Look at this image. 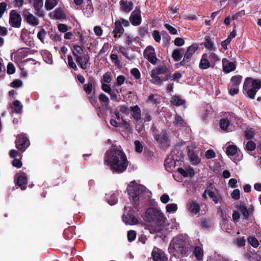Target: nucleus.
Masks as SVG:
<instances>
[{
    "label": "nucleus",
    "instance_id": "22",
    "mask_svg": "<svg viewBox=\"0 0 261 261\" xmlns=\"http://www.w3.org/2000/svg\"><path fill=\"white\" fill-rule=\"evenodd\" d=\"M164 165L167 171L172 172L175 167V161L168 157L165 160Z\"/></svg>",
    "mask_w": 261,
    "mask_h": 261
},
{
    "label": "nucleus",
    "instance_id": "36",
    "mask_svg": "<svg viewBox=\"0 0 261 261\" xmlns=\"http://www.w3.org/2000/svg\"><path fill=\"white\" fill-rule=\"evenodd\" d=\"M171 102L172 104L177 106L182 105L185 102L183 99H182L179 96L176 95L172 97Z\"/></svg>",
    "mask_w": 261,
    "mask_h": 261
},
{
    "label": "nucleus",
    "instance_id": "37",
    "mask_svg": "<svg viewBox=\"0 0 261 261\" xmlns=\"http://www.w3.org/2000/svg\"><path fill=\"white\" fill-rule=\"evenodd\" d=\"M42 56L45 62L48 64H51L53 63V61L52 59L51 55L48 51H44L42 53Z\"/></svg>",
    "mask_w": 261,
    "mask_h": 261
},
{
    "label": "nucleus",
    "instance_id": "34",
    "mask_svg": "<svg viewBox=\"0 0 261 261\" xmlns=\"http://www.w3.org/2000/svg\"><path fill=\"white\" fill-rule=\"evenodd\" d=\"M161 98L156 94H150L148 96V101L154 104H158L160 102Z\"/></svg>",
    "mask_w": 261,
    "mask_h": 261
},
{
    "label": "nucleus",
    "instance_id": "6",
    "mask_svg": "<svg viewBox=\"0 0 261 261\" xmlns=\"http://www.w3.org/2000/svg\"><path fill=\"white\" fill-rule=\"evenodd\" d=\"M17 148L24 152L30 146V141L25 134H21L17 136L15 141Z\"/></svg>",
    "mask_w": 261,
    "mask_h": 261
},
{
    "label": "nucleus",
    "instance_id": "47",
    "mask_svg": "<svg viewBox=\"0 0 261 261\" xmlns=\"http://www.w3.org/2000/svg\"><path fill=\"white\" fill-rule=\"evenodd\" d=\"M136 232L135 230H130L127 232V239L129 242L134 241L136 238Z\"/></svg>",
    "mask_w": 261,
    "mask_h": 261
},
{
    "label": "nucleus",
    "instance_id": "61",
    "mask_svg": "<svg viewBox=\"0 0 261 261\" xmlns=\"http://www.w3.org/2000/svg\"><path fill=\"white\" fill-rule=\"evenodd\" d=\"M215 195H216L214 192L211 190H205L202 196L204 198H206L208 196L213 199L215 196Z\"/></svg>",
    "mask_w": 261,
    "mask_h": 261
},
{
    "label": "nucleus",
    "instance_id": "24",
    "mask_svg": "<svg viewBox=\"0 0 261 261\" xmlns=\"http://www.w3.org/2000/svg\"><path fill=\"white\" fill-rule=\"evenodd\" d=\"M210 67V63L208 60V55L203 54L199 63V67L202 69H206Z\"/></svg>",
    "mask_w": 261,
    "mask_h": 261
},
{
    "label": "nucleus",
    "instance_id": "52",
    "mask_svg": "<svg viewBox=\"0 0 261 261\" xmlns=\"http://www.w3.org/2000/svg\"><path fill=\"white\" fill-rule=\"evenodd\" d=\"M170 14L173 15V18L177 20L179 18V13H178V9L176 7L171 8L170 9Z\"/></svg>",
    "mask_w": 261,
    "mask_h": 261
},
{
    "label": "nucleus",
    "instance_id": "57",
    "mask_svg": "<svg viewBox=\"0 0 261 261\" xmlns=\"http://www.w3.org/2000/svg\"><path fill=\"white\" fill-rule=\"evenodd\" d=\"M208 58H209L211 62H213L214 63L219 60V58L218 56L212 52L210 53L209 55H208Z\"/></svg>",
    "mask_w": 261,
    "mask_h": 261
},
{
    "label": "nucleus",
    "instance_id": "43",
    "mask_svg": "<svg viewBox=\"0 0 261 261\" xmlns=\"http://www.w3.org/2000/svg\"><path fill=\"white\" fill-rule=\"evenodd\" d=\"M73 54L76 58L77 56H80L82 54L83 52V49L82 47L79 45H74L73 49Z\"/></svg>",
    "mask_w": 261,
    "mask_h": 261
},
{
    "label": "nucleus",
    "instance_id": "64",
    "mask_svg": "<svg viewBox=\"0 0 261 261\" xmlns=\"http://www.w3.org/2000/svg\"><path fill=\"white\" fill-rule=\"evenodd\" d=\"M152 37L154 40L157 42H160L161 41V35L160 32L158 31H154L152 34Z\"/></svg>",
    "mask_w": 261,
    "mask_h": 261
},
{
    "label": "nucleus",
    "instance_id": "42",
    "mask_svg": "<svg viewBox=\"0 0 261 261\" xmlns=\"http://www.w3.org/2000/svg\"><path fill=\"white\" fill-rule=\"evenodd\" d=\"M174 123L178 126H184L186 124V123L182 118L178 115H176L175 117V119L174 120Z\"/></svg>",
    "mask_w": 261,
    "mask_h": 261
},
{
    "label": "nucleus",
    "instance_id": "23",
    "mask_svg": "<svg viewBox=\"0 0 261 261\" xmlns=\"http://www.w3.org/2000/svg\"><path fill=\"white\" fill-rule=\"evenodd\" d=\"M27 177L24 174H21L17 177V185L21 190H24L27 188Z\"/></svg>",
    "mask_w": 261,
    "mask_h": 261
},
{
    "label": "nucleus",
    "instance_id": "54",
    "mask_svg": "<svg viewBox=\"0 0 261 261\" xmlns=\"http://www.w3.org/2000/svg\"><path fill=\"white\" fill-rule=\"evenodd\" d=\"M165 28L172 35H176L177 34V30L175 28L169 24L166 23L164 24Z\"/></svg>",
    "mask_w": 261,
    "mask_h": 261
},
{
    "label": "nucleus",
    "instance_id": "44",
    "mask_svg": "<svg viewBox=\"0 0 261 261\" xmlns=\"http://www.w3.org/2000/svg\"><path fill=\"white\" fill-rule=\"evenodd\" d=\"M13 105L14 107V112L16 113H20L23 108V106L20 103V102L18 100H16L14 101Z\"/></svg>",
    "mask_w": 261,
    "mask_h": 261
},
{
    "label": "nucleus",
    "instance_id": "58",
    "mask_svg": "<svg viewBox=\"0 0 261 261\" xmlns=\"http://www.w3.org/2000/svg\"><path fill=\"white\" fill-rule=\"evenodd\" d=\"M67 60H68V66L74 69V70H76L77 69V67L75 64V63L74 62L73 60V59H72V57H71V56L70 55H69L68 56V58H67Z\"/></svg>",
    "mask_w": 261,
    "mask_h": 261
},
{
    "label": "nucleus",
    "instance_id": "30",
    "mask_svg": "<svg viewBox=\"0 0 261 261\" xmlns=\"http://www.w3.org/2000/svg\"><path fill=\"white\" fill-rule=\"evenodd\" d=\"M158 142L165 145H168V138L166 133L162 132L156 138Z\"/></svg>",
    "mask_w": 261,
    "mask_h": 261
},
{
    "label": "nucleus",
    "instance_id": "38",
    "mask_svg": "<svg viewBox=\"0 0 261 261\" xmlns=\"http://www.w3.org/2000/svg\"><path fill=\"white\" fill-rule=\"evenodd\" d=\"M189 157L193 164H197L200 161L198 155L193 152L189 151Z\"/></svg>",
    "mask_w": 261,
    "mask_h": 261
},
{
    "label": "nucleus",
    "instance_id": "8",
    "mask_svg": "<svg viewBox=\"0 0 261 261\" xmlns=\"http://www.w3.org/2000/svg\"><path fill=\"white\" fill-rule=\"evenodd\" d=\"M232 116H227L220 120L219 126L220 128L224 131L231 132L234 126L233 123H231Z\"/></svg>",
    "mask_w": 261,
    "mask_h": 261
},
{
    "label": "nucleus",
    "instance_id": "7",
    "mask_svg": "<svg viewBox=\"0 0 261 261\" xmlns=\"http://www.w3.org/2000/svg\"><path fill=\"white\" fill-rule=\"evenodd\" d=\"M24 20L30 25L35 27L39 24V20L30 11V9H24L22 12Z\"/></svg>",
    "mask_w": 261,
    "mask_h": 261
},
{
    "label": "nucleus",
    "instance_id": "53",
    "mask_svg": "<svg viewBox=\"0 0 261 261\" xmlns=\"http://www.w3.org/2000/svg\"><path fill=\"white\" fill-rule=\"evenodd\" d=\"M167 212H175L177 210V206L176 204L171 203L168 204L166 206Z\"/></svg>",
    "mask_w": 261,
    "mask_h": 261
},
{
    "label": "nucleus",
    "instance_id": "50",
    "mask_svg": "<svg viewBox=\"0 0 261 261\" xmlns=\"http://www.w3.org/2000/svg\"><path fill=\"white\" fill-rule=\"evenodd\" d=\"M118 94L119 92L117 90L116 91H112L111 93H109V94L110 95L111 100L115 101H118L119 96V95Z\"/></svg>",
    "mask_w": 261,
    "mask_h": 261
},
{
    "label": "nucleus",
    "instance_id": "18",
    "mask_svg": "<svg viewBox=\"0 0 261 261\" xmlns=\"http://www.w3.org/2000/svg\"><path fill=\"white\" fill-rule=\"evenodd\" d=\"M198 223L200 224L201 227L204 229L210 228L213 225L212 219L206 217L200 218L198 220Z\"/></svg>",
    "mask_w": 261,
    "mask_h": 261
},
{
    "label": "nucleus",
    "instance_id": "15",
    "mask_svg": "<svg viewBox=\"0 0 261 261\" xmlns=\"http://www.w3.org/2000/svg\"><path fill=\"white\" fill-rule=\"evenodd\" d=\"M33 3L36 14L39 17H43L44 16V12L42 9L43 0H33Z\"/></svg>",
    "mask_w": 261,
    "mask_h": 261
},
{
    "label": "nucleus",
    "instance_id": "49",
    "mask_svg": "<svg viewBox=\"0 0 261 261\" xmlns=\"http://www.w3.org/2000/svg\"><path fill=\"white\" fill-rule=\"evenodd\" d=\"M92 88L93 84L92 82H89L88 83L85 84L83 87L84 90L87 94H90L91 93Z\"/></svg>",
    "mask_w": 261,
    "mask_h": 261
},
{
    "label": "nucleus",
    "instance_id": "28",
    "mask_svg": "<svg viewBox=\"0 0 261 261\" xmlns=\"http://www.w3.org/2000/svg\"><path fill=\"white\" fill-rule=\"evenodd\" d=\"M177 171L184 177L192 176L194 175V170L189 167L186 168V169L178 168Z\"/></svg>",
    "mask_w": 261,
    "mask_h": 261
},
{
    "label": "nucleus",
    "instance_id": "1",
    "mask_svg": "<svg viewBox=\"0 0 261 261\" xmlns=\"http://www.w3.org/2000/svg\"><path fill=\"white\" fill-rule=\"evenodd\" d=\"M105 163L113 172L121 173L126 170L128 161L125 153L120 148L116 147L108 150Z\"/></svg>",
    "mask_w": 261,
    "mask_h": 261
},
{
    "label": "nucleus",
    "instance_id": "56",
    "mask_svg": "<svg viewBox=\"0 0 261 261\" xmlns=\"http://www.w3.org/2000/svg\"><path fill=\"white\" fill-rule=\"evenodd\" d=\"M135 151L138 153L141 152L143 149V146L139 141H136L134 143Z\"/></svg>",
    "mask_w": 261,
    "mask_h": 261
},
{
    "label": "nucleus",
    "instance_id": "13",
    "mask_svg": "<svg viewBox=\"0 0 261 261\" xmlns=\"http://www.w3.org/2000/svg\"><path fill=\"white\" fill-rule=\"evenodd\" d=\"M198 46L197 44H193L189 46L187 48V51L184 56V59L180 62V64L182 65H184L186 63L188 62L190 60L193 54L198 49Z\"/></svg>",
    "mask_w": 261,
    "mask_h": 261
},
{
    "label": "nucleus",
    "instance_id": "19",
    "mask_svg": "<svg viewBox=\"0 0 261 261\" xmlns=\"http://www.w3.org/2000/svg\"><path fill=\"white\" fill-rule=\"evenodd\" d=\"M89 60V57L84 55L77 56L76 62L78 63L81 68L85 69L88 67V64Z\"/></svg>",
    "mask_w": 261,
    "mask_h": 261
},
{
    "label": "nucleus",
    "instance_id": "17",
    "mask_svg": "<svg viewBox=\"0 0 261 261\" xmlns=\"http://www.w3.org/2000/svg\"><path fill=\"white\" fill-rule=\"evenodd\" d=\"M223 70L225 73L230 72L236 69V66L234 62H230L227 59L222 60Z\"/></svg>",
    "mask_w": 261,
    "mask_h": 261
},
{
    "label": "nucleus",
    "instance_id": "39",
    "mask_svg": "<svg viewBox=\"0 0 261 261\" xmlns=\"http://www.w3.org/2000/svg\"><path fill=\"white\" fill-rule=\"evenodd\" d=\"M237 152V147L233 145H228L226 148L227 155L233 156Z\"/></svg>",
    "mask_w": 261,
    "mask_h": 261
},
{
    "label": "nucleus",
    "instance_id": "11",
    "mask_svg": "<svg viewBox=\"0 0 261 261\" xmlns=\"http://www.w3.org/2000/svg\"><path fill=\"white\" fill-rule=\"evenodd\" d=\"M151 255L154 261L167 260V257L166 256L164 252L157 247H154L152 251Z\"/></svg>",
    "mask_w": 261,
    "mask_h": 261
},
{
    "label": "nucleus",
    "instance_id": "60",
    "mask_svg": "<svg viewBox=\"0 0 261 261\" xmlns=\"http://www.w3.org/2000/svg\"><path fill=\"white\" fill-rule=\"evenodd\" d=\"M231 197L234 200H238L240 198V191L239 189L234 190L231 193Z\"/></svg>",
    "mask_w": 261,
    "mask_h": 261
},
{
    "label": "nucleus",
    "instance_id": "25",
    "mask_svg": "<svg viewBox=\"0 0 261 261\" xmlns=\"http://www.w3.org/2000/svg\"><path fill=\"white\" fill-rule=\"evenodd\" d=\"M188 210L191 212H199L200 210V205L193 200H190L187 204Z\"/></svg>",
    "mask_w": 261,
    "mask_h": 261
},
{
    "label": "nucleus",
    "instance_id": "31",
    "mask_svg": "<svg viewBox=\"0 0 261 261\" xmlns=\"http://www.w3.org/2000/svg\"><path fill=\"white\" fill-rule=\"evenodd\" d=\"M156 72V71H151V79L150 81L153 84L161 85L163 83V81L158 76V73Z\"/></svg>",
    "mask_w": 261,
    "mask_h": 261
},
{
    "label": "nucleus",
    "instance_id": "14",
    "mask_svg": "<svg viewBox=\"0 0 261 261\" xmlns=\"http://www.w3.org/2000/svg\"><path fill=\"white\" fill-rule=\"evenodd\" d=\"M122 220L126 225H135L138 223V219L133 213H123Z\"/></svg>",
    "mask_w": 261,
    "mask_h": 261
},
{
    "label": "nucleus",
    "instance_id": "48",
    "mask_svg": "<svg viewBox=\"0 0 261 261\" xmlns=\"http://www.w3.org/2000/svg\"><path fill=\"white\" fill-rule=\"evenodd\" d=\"M46 35V32L44 29H42L38 33L37 37L42 43H44V39Z\"/></svg>",
    "mask_w": 261,
    "mask_h": 261
},
{
    "label": "nucleus",
    "instance_id": "33",
    "mask_svg": "<svg viewBox=\"0 0 261 261\" xmlns=\"http://www.w3.org/2000/svg\"><path fill=\"white\" fill-rule=\"evenodd\" d=\"M58 4L57 0H46L45 7L47 10H50Z\"/></svg>",
    "mask_w": 261,
    "mask_h": 261
},
{
    "label": "nucleus",
    "instance_id": "45",
    "mask_svg": "<svg viewBox=\"0 0 261 261\" xmlns=\"http://www.w3.org/2000/svg\"><path fill=\"white\" fill-rule=\"evenodd\" d=\"M255 135L254 130L252 128H248L245 131V139H252Z\"/></svg>",
    "mask_w": 261,
    "mask_h": 261
},
{
    "label": "nucleus",
    "instance_id": "20",
    "mask_svg": "<svg viewBox=\"0 0 261 261\" xmlns=\"http://www.w3.org/2000/svg\"><path fill=\"white\" fill-rule=\"evenodd\" d=\"M124 32V29L123 28L120 21L117 20L115 22V29L113 30V34L114 37L117 38L120 37V35Z\"/></svg>",
    "mask_w": 261,
    "mask_h": 261
},
{
    "label": "nucleus",
    "instance_id": "46",
    "mask_svg": "<svg viewBox=\"0 0 261 261\" xmlns=\"http://www.w3.org/2000/svg\"><path fill=\"white\" fill-rule=\"evenodd\" d=\"M172 57L175 61H179L182 57L181 49H175L172 53Z\"/></svg>",
    "mask_w": 261,
    "mask_h": 261
},
{
    "label": "nucleus",
    "instance_id": "40",
    "mask_svg": "<svg viewBox=\"0 0 261 261\" xmlns=\"http://www.w3.org/2000/svg\"><path fill=\"white\" fill-rule=\"evenodd\" d=\"M247 241L253 247L257 248L259 245V242L257 239L254 237L250 236L247 238Z\"/></svg>",
    "mask_w": 261,
    "mask_h": 261
},
{
    "label": "nucleus",
    "instance_id": "59",
    "mask_svg": "<svg viewBox=\"0 0 261 261\" xmlns=\"http://www.w3.org/2000/svg\"><path fill=\"white\" fill-rule=\"evenodd\" d=\"M236 244L240 247H244L246 244V241L244 237L237 238L236 239Z\"/></svg>",
    "mask_w": 261,
    "mask_h": 261
},
{
    "label": "nucleus",
    "instance_id": "16",
    "mask_svg": "<svg viewBox=\"0 0 261 261\" xmlns=\"http://www.w3.org/2000/svg\"><path fill=\"white\" fill-rule=\"evenodd\" d=\"M119 194L118 191L111 192L106 195V200L110 205H114L118 202Z\"/></svg>",
    "mask_w": 261,
    "mask_h": 261
},
{
    "label": "nucleus",
    "instance_id": "26",
    "mask_svg": "<svg viewBox=\"0 0 261 261\" xmlns=\"http://www.w3.org/2000/svg\"><path fill=\"white\" fill-rule=\"evenodd\" d=\"M242 81V77L240 75H235L231 77L230 82L229 84V87H239Z\"/></svg>",
    "mask_w": 261,
    "mask_h": 261
},
{
    "label": "nucleus",
    "instance_id": "5",
    "mask_svg": "<svg viewBox=\"0 0 261 261\" xmlns=\"http://www.w3.org/2000/svg\"><path fill=\"white\" fill-rule=\"evenodd\" d=\"M261 88V81L247 77L245 79L243 90L245 94L250 98H255L257 91Z\"/></svg>",
    "mask_w": 261,
    "mask_h": 261
},
{
    "label": "nucleus",
    "instance_id": "35",
    "mask_svg": "<svg viewBox=\"0 0 261 261\" xmlns=\"http://www.w3.org/2000/svg\"><path fill=\"white\" fill-rule=\"evenodd\" d=\"M239 210L241 212H253V207L251 205L245 206L244 204L241 203L238 205Z\"/></svg>",
    "mask_w": 261,
    "mask_h": 261
},
{
    "label": "nucleus",
    "instance_id": "63",
    "mask_svg": "<svg viewBox=\"0 0 261 261\" xmlns=\"http://www.w3.org/2000/svg\"><path fill=\"white\" fill-rule=\"evenodd\" d=\"M99 100L103 103L106 104L108 103L109 102V97L103 93H101L99 96Z\"/></svg>",
    "mask_w": 261,
    "mask_h": 261
},
{
    "label": "nucleus",
    "instance_id": "51",
    "mask_svg": "<svg viewBox=\"0 0 261 261\" xmlns=\"http://www.w3.org/2000/svg\"><path fill=\"white\" fill-rule=\"evenodd\" d=\"M54 17L56 19L62 18L64 17L63 11L60 8L56 9L54 11Z\"/></svg>",
    "mask_w": 261,
    "mask_h": 261
},
{
    "label": "nucleus",
    "instance_id": "32",
    "mask_svg": "<svg viewBox=\"0 0 261 261\" xmlns=\"http://www.w3.org/2000/svg\"><path fill=\"white\" fill-rule=\"evenodd\" d=\"M193 254L196 259L198 260H200L203 258V251L202 249L199 246H196L194 248Z\"/></svg>",
    "mask_w": 261,
    "mask_h": 261
},
{
    "label": "nucleus",
    "instance_id": "55",
    "mask_svg": "<svg viewBox=\"0 0 261 261\" xmlns=\"http://www.w3.org/2000/svg\"><path fill=\"white\" fill-rule=\"evenodd\" d=\"M256 148L255 144L252 141H249L246 144V148L247 150L253 151Z\"/></svg>",
    "mask_w": 261,
    "mask_h": 261
},
{
    "label": "nucleus",
    "instance_id": "4",
    "mask_svg": "<svg viewBox=\"0 0 261 261\" xmlns=\"http://www.w3.org/2000/svg\"><path fill=\"white\" fill-rule=\"evenodd\" d=\"M170 248L173 249L175 255L177 254L178 257H187L192 251V247L187 238L182 234L172 240Z\"/></svg>",
    "mask_w": 261,
    "mask_h": 261
},
{
    "label": "nucleus",
    "instance_id": "21",
    "mask_svg": "<svg viewBox=\"0 0 261 261\" xmlns=\"http://www.w3.org/2000/svg\"><path fill=\"white\" fill-rule=\"evenodd\" d=\"M221 216L222 218V221L220 223L221 228L225 231L230 230L231 225L229 223V221L227 220V213H221Z\"/></svg>",
    "mask_w": 261,
    "mask_h": 261
},
{
    "label": "nucleus",
    "instance_id": "41",
    "mask_svg": "<svg viewBox=\"0 0 261 261\" xmlns=\"http://www.w3.org/2000/svg\"><path fill=\"white\" fill-rule=\"evenodd\" d=\"M204 45L205 48L211 51H214L215 50V47L214 46V44L209 37L206 38L205 41L204 43Z\"/></svg>",
    "mask_w": 261,
    "mask_h": 261
},
{
    "label": "nucleus",
    "instance_id": "29",
    "mask_svg": "<svg viewBox=\"0 0 261 261\" xmlns=\"http://www.w3.org/2000/svg\"><path fill=\"white\" fill-rule=\"evenodd\" d=\"M131 115L136 120L141 118V110L138 106H135L130 108Z\"/></svg>",
    "mask_w": 261,
    "mask_h": 261
},
{
    "label": "nucleus",
    "instance_id": "10",
    "mask_svg": "<svg viewBox=\"0 0 261 261\" xmlns=\"http://www.w3.org/2000/svg\"><path fill=\"white\" fill-rule=\"evenodd\" d=\"M129 21L133 25L137 26L140 24L141 16L140 7H136L133 11L129 17Z\"/></svg>",
    "mask_w": 261,
    "mask_h": 261
},
{
    "label": "nucleus",
    "instance_id": "12",
    "mask_svg": "<svg viewBox=\"0 0 261 261\" xmlns=\"http://www.w3.org/2000/svg\"><path fill=\"white\" fill-rule=\"evenodd\" d=\"M144 56L152 64H155L157 61L154 49L151 46H148L144 51Z\"/></svg>",
    "mask_w": 261,
    "mask_h": 261
},
{
    "label": "nucleus",
    "instance_id": "2",
    "mask_svg": "<svg viewBox=\"0 0 261 261\" xmlns=\"http://www.w3.org/2000/svg\"><path fill=\"white\" fill-rule=\"evenodd\" d=\"M127 189L129 200L133 207L125 206V211L128 212H135L143 199L146 188L143 186L138 184L135 181H132L128 184Z\"/></svg>",
    "mask_w": 261,
    "mask_h": 261
},
{
    "label": "nucleus",
    "instance_id": "62",
    "mask_svg": "<svg viewBox=\"0 0 261 261\" xmlns=\"http://www.w3.org/2000/svg\"><path fill=\"white\" fill-rule=\"evenodd\" d=\"M102 80L106 83H109L112 81V76L111 73L109 72H106L103 75Z\"/></svg>",
    "mask_w": 261,
    "mask_h": 261
},
{
    "label": "nucleus",
    "instance_id": "9",
    "mask_svg": "<svg viewBox=\"0 0 261 261\" xmlns=\"http://www.w3.org/2000/svg\"><path fill=\"white\" fill-rule=\"evenodd\" d=\"M21 18L15 11L12 10L10 13L9 23L12 27L19 28L21 25Z\"/></svg>",
    "mask_w": 261,
    "mask_h": 261
},
{
    "label": "nucleus",
    "instance_id": "27",
    "mask_svg": "<svg viewBox=\"0 0 261 261\" xmlns=\"http://www.w3.org/2000/svg\"><path fill=\"white\" fill-rule=\"evenodd\" d=\"M120 5L121 10L125 12L128 13L132 10V4L129 2L121 0Z\"/></svg>",
    "mask_w": 261,
    "mask_h": 261
},
{
    "label": "nucleus",
    "instance_id": "3",
    "mask_svg": "<svg viewBox=\"0 0 261 261\" xmlns=\"http://www.w3.org/2000/svg\"><path fill=\"white\" fill-rule=\"evenodd\" d=\"M141 216L147 223L145 229H148L151 234L161 230L167 219L164 213H143Z\"/></svg>",
    "mask_w": 261,
    "mask_h": 261
}]
</instances>
